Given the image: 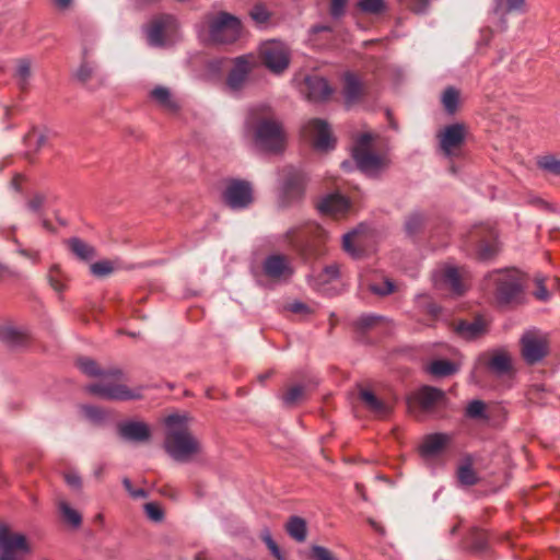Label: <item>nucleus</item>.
Here are the masks:
<instances>
[{"label":"nucleus","instance_id":"62","mask_svg":"<svg viewBox=\"0 0 560 560\" xmlns=\"http://www.w3.org/2000/svg\"><path fill=\"white\" fill-rule=\"evenodd\" d=\"M65 481L73 490H80L82 487L81 477L75 472H68L65 475Z\"/></svg>","mask_w":560,"mask_h":560},{"label":"nucleus","instance_id":"45","mask_svg":"<svg viewBox=\"0 0 560 560\" xmlns=\"http://www.w3.org/2000/svg\"><path fill=\"white\" fill-rule=\"evenodd\" d=\"M82 412L94 424H102L107 418L106 411L95 406H82Z\"/></svg>","mask_w":560,"mask_h":560},{"label":"nucleus","instance_id":"14","mask_svg":"<svg viewBox=\"0 0 560 560\" xmlns=\"http://www.w3.org/2000/svg\"><path fill=\"white\" fill-rule=\"evenodd\" d=\"M223 197L230 208L244 209L253 201L252 186L245 180L234 179L226 186Z\"/></svg>","mask_w":560,"mask_h":560},{"label":"nucleus","instance_id":"31","mask_svg":"<svg viewBox=\"0 0 560 560\" xmlns=\"http://www.w3.org/2000/svg\"><path fill=\"white\" fill-rule=\"evenodd\" d=\"M285 529L289 536L299 542L306 539V522L300 516H291L287 522Z\"/></svg>","mask_w":560,"mask_h":560},{"label":"nucleus","instance_id":"34","mask_svg":"<svg viewBox=\"0 0 560 560\" xmlns=\"http://www.w3.org/2000/svg\"><path fill=\"white\" fill-rule=\"evenodd\" d=\"M32 62L27 58H22L18 60L15 74L14 77L18 79V84L21 90H26L28 86V81L32 74L31 71Z\"/></svg>","mask_w":560,"mask_h":560},{"label":"nucleus","instance_id":"30","mask_svg":"<svg viewBox=\"0 0 560 560\" xmlns=\"http://www.w3.org/2000/svg\"><path fill=\"white\" fill-rule=\"evenodd\" d=\"M489 370L498 376L508 374L512 369L511 358L505 352L494 353L487 363Z\"/></svg>","mask_w":560,"mask_h":560},{"label":"nucleus","instance_id":"23","mask_svg":"<svg viewBox=\"0 0 560 560\" xmlns=\"http://www.w3.org/2000/svg\"><path fill=\"white\" fill-rule=\"evenodd\" d=\"M349 207V200L339 194L328 195L317 203L320 213L330 215L343 214Z\"/></svg>","mask_w":560,"mask_h":560},{"label":"nucleus","instance_id":"56","mask_svg":"<svg viewBox=\"0 0 560 560\" xmlns=\"http://www.w3.org/2000/svg\"><path fill=\"white\" fill-rule=\"evenodd\" d=\"M144 511L147 516L153 522H161L164 517L163 510L154 502L144 504Z\"/></svg>","mask_w":560,"mask_h":560},{"label":"nucleus","instance_id":"51","mask_svg":"<svg viewBox=\"0 0 560 560\" xmlns=\"http://www.w3.org/2000/svg\"><path fill=\"white\" fill-rule=\"evenodd\" d=\"M525 0H506V7L503 10L502 0H498L495 12L509 13L512 11L524 12Z\"/></svg>","mask_w":560,"mask_h":560},{"label":"nucleus","instance_id":"64","mask_svg":"<svg viewBox=\"0 0 560 560\" xmlns=\"http://www.w3.org/2000/svg\"><path fill=\"white\" fill-rule=\"evenodd\" d=\"M289 310L295 314H302L308 312V306L302 302H294L290 304Z\"/></svg>","mask_w":560,"mask_h":560},{"label":"nucleus","instance_id":"48","mask_svg":"<svg viewBox=\"0 0 560 560\" xmlns=\"http://www.w3.org/2000/svg\"><path fill=\"white\" fill-rule=\"evenodd\" d=\"M470 539H471V549L474 551H483L487 548L488 539L486 532L474 528L470 533Z\"/></svg>","mask_w":560,"mask_h":560},{"label":"nucleus","instance_id":"17","mask_svg":"<svg viewBox=\"0 0 560 560\" xmlns=\"http://www.w3.org/2000/svg\"><path fill=\"white\" fill-rule=\"evenodd\" d=\"M0 550L2 556H11L14 552H30V546L23 534L12 533L8 526L0 525Z\"/></svg>","mask_w":560,"mask_h":560},{"label":"nucleus","instance_id":"24","mask_svg":"<svg viewBox=\"0 0 560 560\" xmlns=\"http://www.w3.org/2000/svg\"><path fill=\"white\" fill-rule=\"evenodd\" d=\"M0 340L9 347H24L31 341V334L26 328L7 326L0 328Z\"/></svg>","mask_w":560,"mask_h":560},{"label":"nucleus","instance_id":"33","mask_svg":"<svg viewBox=\"0 0 560 560\" xmlns=\"http://www.w3.org/2000/svg\"><path fill=\"white\" fill-rule=\"evenodd\" d=\"M70 250L82 260H90L95 256V249L78 237L68 241Z\"/></svg>","mask_w":560,"mask_h":560},{"label":"nucleus","instance_id":"21","mask_svg":"<svg viewBox=\"0 0 560 560\" xmlns=\"http://www.w3.org/2000/svg\"><path fill=\"white\" fill-rule=\"evenodd\" d=\"M436 285L440 283L445 285L452 293L462 295L466 288L462 281V277L456 267L447 266L436 270L434 275Z\"/></svg>","mask_w":560,"mask_h":560},{"label":"nucleus","instance_id":"63","mask_svg":"<svg viewBox=\"0 0 560 560\" xmlns=\"http://www.w3.org/2000/svg\"><path fill=\"white\" fill-rule=\"evenodd\" d=\"M535 296L540 301H546L549 298V292L542 284V281L537 282V290L535 291Z\"/></svg>","mask_w":560,"mask_h":560},{"label":"nucleus","instance_id":"43","mask_svg":"<svg viewBox=\"0 0 560 560\" xmlns=\"http://www.w3.org/2000/svg\"><path fill=\"white\" fill-rule=\"evenodd\" d=\"M499 252V245L495 240L489 242H480L477 249V255L480 260H489Z\"/></svg>","mask_w":560,"mask_h":560},{"label":"nucleus","instance_id":"57","mask_svg":"<svg viewBox=\"0 0 560 560\" xmlns=\"http://www.w3.org/2000/svg\"><path fill=\"white\" fill-rule=\"evenodd\" d=\"M47 197L43 192H36L32 196V198L27 201V208L35 212L39 213L43 207L45 206Z\"/></svg>","mask_w":560,"mask_h":560},{"label":"nucleus","instance_id":"6","mask_svg":"<svg viewBox=\"0 0 560 560\" xmlns=\"http://www.w3.org/2000/svg\"><path fill=\"white\" fill-rule=\"evenodd\" d=\"M307 177L305 173L294 166H285L280 171V203L288 207L300 201L305 191Z\"/></svg>","mask_w":560,"mask_h":560},{"label":"nucleus","instance_id":"9","mask_svg":"<svg viewBox=\"0 0 560 560\" xmlns=\"http://www.w3.org/2000/svg\"><path fill=\"white\" fill-rule=\"evenodd\" d=\"M467 129L462 122H455L445 126L438 133L439 147L443 155L447 159H454L459 155L460 149L465 143Z\"/></svg>","mask_w":560,"mask_h":560},{"label":"nucleus","instance_id":"27","mask_svg":"<svg viewBox=\"0 0 560 560\" xmlns=\"http://www.w3.org/2000/svg\"><path fill=\"white\" fill-rule=\"evenodd\" d=\"M459 365L451 360H432L424 366V371L433 377H447L458 372Z\"/></svg>","mask_w":560,"mask_h":560},{"label":"nucleus","instance_id":"4","mask_svg":"<svg viewBox=\"0 0 560 560\" xmlns=\"http://www.w3.org/2000/svg\"><path fill=\"white\" fill-rule=\"evenodd\" d=\"M206 24L209 38L214 44H233L241 38V20L231 13L221 11L217 14H208Z\"/></svg>","mask_w":560,"mask_h":560},{"label":"nucleus","instance_id":"1","mask_svg":"<svg viewBox=\"0 0 560 560\" xmlns=\"http://www.w3.org/2000/svg\"><path fill=\"white\" fill-rule=\"evenodd\" d=\"M78 366L89 376L102 377L101 382L85 387V390L91 395L107 400H131L141 397V388L130 389L126 385L112 382L121 377L122 372L120 370L104 371L98 368L94 360L89 358L79 359Z\"/></svg>","mask_w":560,"mask_h":560},{"label":"nucleus","instance_id":"41","mask_svg":"<svg viewBox=\"0 0 560 560\" xmlns=\"http://www.w3.org/2000/svg\"><path fill=\"white\" fill-rule=\"evenodd\" d=\"M537 165L540 170L551 175L560 176V160L553 155L540 156L537 161Z\"/></svg>","mask_w":560,"mask_h":560},{"label":"nucleus","instance_id":"37","mask_svg":"<svg viewBox=\"0 0 560 560\" xmlns=\"http://www.w3.org/2000/svg\"><path fill=\"white\" fill-rule=\"evenodd\" d=\"M24 141L28 148L39 151L47 144L48 137L44 131L34 127L25 135Z\"/></svg>","mask_w":560,"mask_h":560},{"label":"nucleus","instance_id":"22","mask_svg":"<svg viewBox=\"0 0 560 560\" xmlns=\"http://www.w3.org/2000/svg\"><path fill=\"white\" fill-rule=\"evenodd\" d=\"M308 44L315 49H326L332 46L334 28L330 25H314L308 31Z\"/></svg>","mask_w":560,"mask_h":560},{"label":"nucleus","instance_id":"32","mask_svg":"<svg viewBox=\"0 0 560 560\" xmlns=\"http://www.w3.org/2000/svg\"><path fill=\"white\" fill-rule=\"evenodd\" d=\"M340 277V267L338 264L334 262L326 266L318 276L314 279L313 285L320 290V288L327 283H330L337 280Z\"/></svg>","mask_w":560,"mask_h":560},{"label":"nucleus","instance_id":"10","mask_svg":"<svg viewBox=\"0 0 560 560\" xmlns=\"http://www.w3.org/2000/svg\"><path fill=\"white\" fill-rule=\"evenodd\" d=\"M264 65L273 73L283 72L290 63L288 47L279 40L264 43L259 49Z\"/></svg>","mask_w":560,"mask_h":560},{"label":"nucleus","instance_id":"3","mask_svg":"<svg viewBox=\"0 0 560 560\" xmlns=\"http://www.w3.org/2000/svg\"><path fill=\"white\" fill-rule=\"evenodd\" d=\"M246 126L255 132L257 144L269 152H281L284 148L285 133L282 124L275 118L268 106L254 107L249 110Z\"/></svg>","mask_w":560,"mask_h":560},{"label":"nucleus","instance_id":"39","mask_svg":"<svg viewBox=\"0 0 560 560\" xmlns=\"http://www.w3.org/2000/svg\"><path fill=\"white\" fill-rule=\"evenodd\" d=\"M305 394V387L303 385H294L285 390L282 395V402L287 407L295 406Z\"/></svg>","mask_w":560,"mask_h":560},{"label":"nucleus","instance_id":"54","mask_svg":"<svg viewBox=\"0 0 560 560\" xmlns=\"http://www.w3.org/2000/svg\"><path fill=\"white\" fill-rule=\"evenodd\" d=\"M91 273L96 277H105L113 272L114 268L110 261L103 260L91 265Z\"/></svg>","mask_w":560,"mask_h":560},{"label":"nucleus","instance_id":"11","mask_svg":"<svg viewBox=\"0 0 560 560\" xmlns=\"http://www.w3.org/2000/svg\"><path fill=\"white\" fill-rule=\"evenodd\" d=\"M177 28V20L173 15L161 14L153 18L145 30L149 45L153 47L165 46L166 38L172 36Z\"/></svg>","mask_w":560,"mask_h":560},{"label":"nucleus","instance_id":"7","mask_svg":"<svg viewBox=\"0 0 560 560\" xmlns=\"http://www.w3.org/2000/svg\"><path fill=\"white\" fill-rule=\"evenodd\" d=\"M489 280L495 284V299L500 304L517 303L522 294L521 279L516 270L493 271Z\"/></svg>","mask_w":560,"mask_h":560},{"label":"nucleus","instance_id":"50","mask_svg":"<svg viewBox=\"0 0 560 560\" xmlns=\"http://www.w3.org/2000/svg\"><path fill=\"white\" fill-rule=\"evenodd\" d=\"M250 18L258 24V25H262V24H266L271 14L270 12L268 11V9L262 5V4H256L253 7V9L250 10Z\"/></svg>","mask_w":560,"mask_h":560},{"label":"nucleus","instance_id":"61","mask_svg":"<svg viewBox=\"0 0 560 560\" xmlns=\"http://www.w3.org/2000/svg\"><path fill=\"white\" fill-rule=\"evenodd\" d=\"M312 553L316 560H335L331 552L322 546H314L312 548Z\"/></svg>","mask_w":560,"mask_h":560},{"label":"nucleus","instance_id":"53","mask_svg":"<svg viewBox=\"0 0 560 560\" xmlns=\"http://www.w3.org/2000/svg\"><path fill=\"white\" fill-rule=\"evenodd\" d=\"M349 0H329V14L334 20L345 15Z\"/></svg>","mask_w":560,"mask_h":560},{"label":"nucleus","instance_id":"8","mask_svg":"<svg viewBox=\"0 0 560 560\" xmlns=\"http://www.w3.org/2000/svg\"><path fill=\"white\" fill-rule=\"evenodd\" d=\"M447 401L445 393L430 385H423L412 392L407 398V406L410 412L416 409L430 413L434 410L445 407Z\"/></svg>","mask_w":560,"mask_h":560},{"label":"nucleus","instance_id":"19","mask_svg":"<svg viewBox=\"0 0 560 560\" xmlns=\"http://www.w3.org/2000/svg\"><path fill=\"white\" fill-rule=\"evenodd\" d=\"M304 84L306 97L312 102L326 101L334 92L328 81L319 75L306 77Z\"/></svg>","mask_w":560,"mask_h":560},{"label":"nucleus","instance_id":"36","mask_svg":"<svg viewBox=\"0 0 560 560\" xmlns=\"http://www.w3.org/2000/svg\"><path fill=\"white\" fill-rule=\"evenodd\" d=\"M457 332L467 339H474L479 337L483 330L485 326L481 320L474 322H460L456 328Z\"/></svg>","mask_w":560,"mask_h":560},{"label":"nucleus","instance_id":"2","mask_svg":"<svg viewBox=\"0 0 560 560\" xmlns=\"http://www.w3.org/2000/svg\"><path fill=\"white\" fill-rule=\"evenodd\" d=\"M187 415L173 413L164 419V450L176 462L187 463L201 450L200 443L188 428Z\"/></svg>","mask_w":560,"mask_h":560},{"label":"nucleus","instance_id":"46","mask_svg":"<svg viewBox=\"0 0 560 560\" xmlns=\"http://www.w3.org/2000/svg\"><path fill=\"white\" fill-rule=\"evenodd\" d=\"M424 218L420 213L410 214L405 222L406 233L410 236L417 234L423 226Z\"/></svg>","mask_w":560,"mask_h":560},{"label":"nucleus","instance_id":"59","mask_svg":"<svg viewBox=\"0 0 560 560\" xmlns=\"http://www.w3.org/2000/svg\"><path fill=\"white\" fill-rule=\"evenodd\" d=\"M370 290L377 295H387L395 291V285L389 279H385L382 284H371Z\"/></svg>","mask_w":560,"mask_h":560},{"label":"nucleus","instance_id":"55","mask_svg":"<svg viewBox=\"0 0 560 560\" xmlns=\"http://www.w3.org/2000/svg\"><path fill=\"white\" fill-rule=\"evenodd\" d=\"M382 319L381 316H376V315H373V314H364L362 316H360L354 325L358 329H361V330H364V329H368V328H371L373 327L374 325H376L380 320Z\"/></svg>","mask_w":560,"mask_h":560},{"label":"nucleus","instance_id":"49","mask_svg":"<svg viewBox=\"0 0 560 560\" xmlns=\"http://www.w3.org/2000/svg\"><path fill=\"white\" fill-rule=\"evenodd\" d=\"M465 413L471 419L486 418V405L481 400H472L467 405Z\"/></svg>","mask_w":560,"mask_h":560},{"label":"nucleus","instance_id":"58","mask_svg":"<svg viewBox=\"0 0 560 560\" xmlns=\"http://www.w3.org/2000/svg\"><path fill=\"white\" fill-rule=\"evenodd\" d=\"M401 4H405L408 9L416 13H423L430 5L431 0H398Z\"/></svg>","mask_w":560,"mask_h":560},{"label":"nucleus","instance_id":"15","mask_svg":"<svg viewBox=\"0 0 560 560\" xmlns=\"http://www.w3.org/2000/svg\"><path fill=\"white\" fill-rule=\"evenodd\" d=\"M522 355L524 360L534 364L547 354V341L536 331H526L521 338Z\"/></svg>","mask_w":560,"mask_h":560},{"label":"nucleus","instance_id":"26","mask_svg":"<svg viewBox=\"0 0 560 560\" xmlns=\"http://www.w3.org/2000/svg\"><path fill=\"white\" fill-rule=\"evenodd\" d=\"M359 398L369 411L378 417H385L390 412V406L380 399L372 390L360 388Z\"/></svg>","mask_w":560,"mask_h":560},{"label":"nucleus","instance_id":"18","mask_svg":"<svg viewBox=\"0 0 560 560\" xmlns=\"http://www.w3.org/2000/svg\"><path fill=\"white\" fill-rule=\"evenodd\" d=\"M352 156L358 167L366 174H375L387 166V160L366 148H354Z\"/></svg>","mask_w":560,"mask_h":560},{"label":"nucleus","instance_id":"42","mask_svg":"<svg viewBox=\"0 0 560 560\" xmlns=\"http://www.w3.org/2000/svg\"><path fill=\"white\" fill-rule=\"evenodd\" d=\"M96 67L88 61V48H83L82 63L77 71V78L81 82H88L95 73Z\"/></svg>","mask_w":560,"mask_h":560},{"label":"nucleus","instance_id":"40","mask_svg":"<svg viewBox=\"0 0 560 560\" xmlns=\"http://www.w3.org/2000/svg\"><path fill=\"white\" fill-rule=\"evenodd\" d=\"M458 481L463 486H474L478 482V477L470 463L463 464L457 470Z\"/></svg>","mask_w":560,"mask_h":560},{"label":"nucleus","instance_id":"16","mask_svg":"<svg viewBox=\"0 0 560 560\" xmlns=\"http://www.w3.org/2000/svg\"><path fill=\"white\" fill-rule=\"evenodd\" d=\"M118 435L127 442L145 443L151 439L150 427L142 421L126 420L117 424Z\"/></svg>","mask_w":560,"mask_h":560},{"label":"nucleus","instance_id":"35","mask_svg":"<svg viewBox=\"0 0 560 560\" xmlns=\"http://www.w3.org/2000/svg\"><path fill=\"white\" fill-rule=\"evenodd\" d=\"M441 102L447 114H455L459 103V91L454 86L446 88L442 94Z\"/></svg>","mask_w":560,"mask_h":560},{"label":"nucleus","instance_id":"52","mask_svg":"<svg viewBox=\"0 0 560 560\" xmlns=\"http://www.w3.org/2000/svg\"><path fill=\"white\" fill-rule=\"evenodd\" d=\"M357 236V232H348L342 237V247L345 252L351 255L353 258H359L361 256V252L355 248L353 245V240Z\"/></svg>","mask_w":560,"mask_h":560},{"label":"nucleus","instance_id":"44","mask_svg":"<svg viewBox=\"0 0 560 560\" xmlns=\"http://www.w3.org/2000/svg\"><path fill=\"white\" fill-rule=\"evenodd\" d=\"M358 8L360 11L368 14H381L385 11L386 5L384 0H360Z\"/></svg>","mask_w":560,"mask_h":560},{"label":"nucleus","instance_id":"60","mask_svg":"<svg viewBox=\"0 0 560 560\" xmlns=\"http://www.w3.org/2000/svg\"><path fill=\"white\" fill-rule=\"evenodd\" d=\"M122 486L126 489V491L129 493V495L133 499H143V498L148 497V493L144 489L133 488L129 478L122 479Z\"/></svg>","mask_w":560,"mask_h":560},{"label":"nucleus","instance_id":"5","mask_svg":"<svg viewBox=\"0 0 560 560\" xmlns=\"http://www.w3.org/2000/svg\"><path fill=\"white\" fill-rule=\"evenodd\" d=\"M323 230L316 224L294 226L287 231L284 238L290 247L304 259L319 254L318 244L322 242Z\"/></svg>","mask_w":560,"mask_h":560},{"label":"nucleus","instance_id":"29","mask_svg":"<svg viewBox=\"0 0 560 560\" xmlns=\"http://www.w3.org/2000/svg\"><path fill=\"white\" fill-rule=\"evenodd\" d=\"M150 97L161 107L170 112H176L178 109L177 102L173 98L171 91L165 86H155L150 92Z\"/></svg>","mask_w":560,"mask_h":560},{"label":"nucleus","instance_id":"25","mask_svg":"<svg viewBox=\"0 0 560 560\" xmlns=\"http://www.w3.org/2000/svg\"><path fill=\"white\" fill-rule=\"evenodd\" d=\"M342 94L347 104H353L361 98L363 94V83L355 73L346 72L343 74Z\"/></svg>","mask_w":560,"mask_h":560},{"label":"nucleus","instance_id":"12","mask_svg":"<svg viewBox=\"0 0 560 560\" xmlns=\"http://www.w3.org/2000/svg\"><path fill=\"white\" fill-rule=\"evenodd\" d=\"M303 135L308 138L314 148L319 151L334 149L336 140L327 121L318 118L308 120L303 127Z\"/></svg>","mask_w":560,"mask_h":560},{"label":"nucleus","instance_id":"47","mask_svg":"<svg viewBox=\"0 0 560 560\" xmlns=\"http://www.w3.org/2000/svg\"><path fill=\"white\" fill-rule=\"evenodd\" d=\"M48 281H49L50 287L56 292L61 293V292L65 291L66 284L63 283V276H62L60 269L57 266H52L49 269Z\"/></svg>","mask_w":560,"mask_h":560},{"label":"nucleus","instance_id":"20","mask_svg":"<svg viewBox=\"0 0 560 560\" xmlns=\"http://www.w3.org/2000/svg\"><path fill=\"white\" fill-rule=\"evenodd\" d=\"M262 270L271 279L290 277L293 273L289 259L281 254L267 256L262 264Z\"/></svg>","mask_w":560,"mask_h":560},{"label":"nucleus","instance_id":"28","mask_svg":"<svg viewBox=\"0 0 560 560\" xmlns=\"http://www.w3.org/2000/svg\"><path fill=\"white\" fill-rule=\"evenodd\" d=\"M450 440L451 436L446 433L429 434L424 438L420 446V453L423 456H433L441 452Z\"/></svg>","mask_w":560,"mask_h":560},{"label":"nucleus","instance_id":"13","mask_svg":"<svg viewBox=\"0 0 560 560\" xmlns=\"http://www.w3.org/2000/svg\"><path fill=\"white\" fill-rule=\"evenodd\" d=\"M254 66L255 62L250 56H240L235 58L233 66L226 75V89L231 93L241 92L245 88Z\"/></svg>","mask_w":560,"mask_h":560},{"label":"nucleus","instance_id":"38","mask_svg":"<svg viewBox=\"0 0 560 560\" xmlns=\"http://www.w3.org/2000/svg\"><path fill=\"white\" fill-rule=\"evenodd\" d=\"M58 506L65 522L74 528L81 525L82 516L77 510L72 509L66 501H60Z\"/></svg>","mask_w":560,"mask_h":560}]
</instances>
